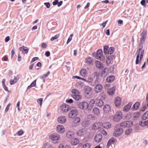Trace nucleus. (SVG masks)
<instances>
[{"label":"nucleus","instance_id":"obj_1","mask_svg":"<svg viewBox=\"0 0 148 148\" xmlns=\"http://www.w3.org/2000/svg\"><path fill=\"white\" fill-rule=\"evenodd\" d=\"M143 45L142 43H140L138 49L136 53V57L135 62L136 64L140 63L142 60L144 53V50L143 49Z\"/></svg>","mask_w":148,"mask_h":148},{"label":"nucleus","instance_id":"obj_2","mask_svg":"<svg viewBox=\"0 0 148 148\" xmlns=\"http://www.w3.org/2000/svg\"><path fill=\"white\" fill-rule=\"evenodd\" d=\"M92 55L94 57L100 60H103L104 59V57L103 55V52L101 49L98 50L97 53L93 52Z\"/></svg>","mask_w":148,"mask_h":148},{"label":"nucleus","instance_id":"obj_3","mask_svg":"<svg viewBox=\"0 0 148 148\" xmlns=\"http://www.w3.org/2000/svg\"><path fill=\"white\" fill-rule=\"evenodd\" d=\"M113 135L115 136H118L121 135L123 132V129L119 127V125H116L114 129Z\"/></svg>","mask_w":148,"mask_h":148},{"label":"nucleus","instance_id":"obj_4","mask_svg":"<svg viewBox=\"0 0 148 148\" xmlns=\"http://www.w3.org/2000/svg\"><path fill=\"white\" fill-rule=\"evenodd\" d=\"M122 113L121 111L117 112L113 117V120L115 122L119 121L122 118Z\"/></svg>","mask_w":148,"mask_h":148},{"label":"nucleus","instance_id":"obj_5","mask_svg":"<svg viewBox=\"0 0 148 148\" xmlns=\"http://www.w3.org/2000/svg\"><path fill=\"white\" fill-rule=\"evenodd\" d=\"M85 95L86 96H90L92 94V89L89 86H86L84 89Z\"/></svg>","mask_w":148,"mask_h":148},{"label":"nucleus","instance_id":"obj_6","mask_svg":"<svg viewBox=\"0 0 148 148\" xmlns=\"http://www.w3.org/2000/svg\"><path fill=\"white\" fill-rule=\"evenodd\" d=\"M78 108L82 110L86 109L88 107V103L85 101L79 103L78 105Z\"/></svg>","mask_w":148,"mask_h":148},{"label":"nucleus","instance_id":"obj_7","mask_svg":"<svg viewBox=\"0 0 148 148\" xmlns=\"http://www.w3.org/2000/svg\"><path fill=\"white\" fill-rule=\"evenodd\" d=\"M77 114V110L74 109L72 110L69 113V116L70 118H73L75 117Z\"/></svg>","mask_w":148,"mask_h":148},{"label":"nucleus","instance_id":"obj_8","mask_svg":"<svg viewBox=\"0 0 148 148\" xmlns=\"http://www.w3.org/2000/svg\"><path fill=\"white\" fill-rule=\"evenodd\" d=\"M49 138L53 140H58L60 139V135L57 134H53L49 136Z\"/></svg>","mask_w":148,"mask_h":148},{"label":"nucleus","instance_id":"obj_9","mask_svg":"<svg viewBox=\"0 0 148 148\" xmlns=\"http://www.w3.org/2000/svg\"><path fill=\"white\" fill-rule=\"evenodd\" d=\"M61 108L63 112H67L69 109V107L66 104H64L61 106Z\"/></svg>","mask_w":148,"mask_h":148},{"label":"nucleus","instance_id":"obj_10","mask_svg":"<svg viewBox=\"0 0 148 148\" xmlns=\"http://www.w3.org/2000/svg\"><path fill=\"white\" fill-rule=\"evenodd\" d=\"M121 103V99L120 97H117L115 98L114 99V103L117 107H119L120 106Z\"/></svg>","mask_w":148,"mask_h":148},{"label":"nucleus","instance_id":"obj_11","mask_svg":"<svg viewBox=\"0 0 148 148\" xmlns=\"http://www.w3.org/2000/svg\"><path fill=\"white\" fill-rule=\"evenodd\" d=\"M147 34V30H144L141 34V37L140 38V41L141 42H142L143 41H144L145 38H146Z\"/></svg>","mask_w":148,"mask_h":148},{"label":"nucleus","instance_id":"obj_12","mask_svg":"<svg viewBox=\"0 0 148 148\" xmlns=\"http://www.w3.org/2000/svg\"><path fill=\"white\" fill-rule=\"evenodd\" d=\"M57 131L60 133H62L64 132L65 130L64 127L62 125H58L56 128Z\"/></svg>","mask_w":148,"mask_h":148},{"label":"nucleus","instance_id":"obj_13","mask_svg":"<svg viewBox=\"0 0 148 148\" xmlns=\"http://www.w3.org/2000/svg\"><path fill=\"white\" fill-rule=\"evenodd\" d=\"M71 96L74 99L76 100H78L82 98V96L80 95L79 91L78 94H72Z\"/></svg>","mask_w":148,"mask_h":148},{"label":"nucleus","instance_id":"obj_14","mask_svg":"<svg viewBox=\"0 0 148 148\" xmlns=\"http://www.w3.org/2000/svg\"><path fill=\"white\" fill-rule=\"evenodd\" d=\"M102 89V86L100 84H97L95 87V90L97 93L101 91Z\"/></svg>","mask_w":148,"mask_h":148},{"label":"nucleus","instance_id":"obj_15","mask_svg":"<svg viewBox=\"0 0 148 148\" xmlns=\"http://www.w3.org/2000/svg\"><path fill=\"white\" fill-rule=\"evenodd\" d=\"M102 139V136L101 134H97L95 137V140L96 142L98 143L101 141Z\"/></svg>","mask_w":148,"mask_h":148},{"label":"nucleus","instance_id":"obj_16","mask_svg":"<svg viewBox=\"0 0 148 148\" xmlns=\"http://www.w3.org/2000/svg\"><path fill=\"white\" fill-rule=\"evenodd\" d=\"M95 103L99 107H101L103 105V101L99 99H95Z\"/></svg>","mask_w":148,"mask_h":148},{"label":"nucleus","instance_id":"obj_17","mask_svg":"<svg viewBox=\"0 0 148 148\" xmlns=\"http://www.w3.org/2000/svg\"><path fill=\"white\" fill-rule=\"evenodd\" d=\"M66 118L65 116H61L58 119V121L60 123H65L66 121Z\"/></svg>","mask_w":148,"mask_h":148},{"label":"nucleus","instance_id":"obj_18","mask_svg":"<svg viewBox=\"0 0 148 148\" xmlns=\"http://www.w3.org/2000/svg\"><path fill=\"white\" fill-rule=\"evenodd\" d=\"M71 142L72 145H75L79 143V141L77 138H73L71 140Z\"/></svg>","mask_w":148,"mask_h":148},{"label":"nucleus","instance_id":"obj_19","mask_svg":"<svg viewBox=\"0 0 148 148\" xmlns=\"http://www.w3.org/2000/svg\"><path fill=\"white\" fill-rule=\"evenodd\" d=\"M110 110V107L109 105L106 104L104 106L103 108L104 112L106 113L109 112Z\"/></svg>","mask_w":148,"mask_h":148},{"label":"nucleus","instance_id":"obj_20","mask_svg":"<svg viewBox=\"0 0 148 148\" xmlns=\"http://www.w3.org/2000/svg\"><path fill=\"white\" fill-rule=\"evenodd\" d=\"M86 132V130L84 129H82L78 130L76 134L77 136H80L84 134Z\"/></svg>","mask_w":148,"mask_h":148},{"label":"nucleus","instance_id":"obj_21","mask_svg":"<svg viewBox=\"0 0 148 148\" xmlns=\"http://www.w3.org/2000/svg\"><path fill=\"white\" fill-rule=\"evenodd\" d=\"M19 49L22 51V52L24 54L27 53L28 52V49L26 47H22L19 48Z\"/></svg>","mask_w":148,"mask_h":148},{"label":"nucleus","instance_id":"obj_22","mask_svg":"<svg viewBox=\"0 0 148 148\" xmlns=\"http://www.w3.org/2000/svg\"><path fill=\"white\" fill-rule=\"evenodd\" d=\"M132 104V103L131 102L129 103L126 106H125L123 110L126 112L129 111L131 108Z\"/></svg>","mask_w":148,"mask_h":148},{"label":"nucleus","instance_id":"obj_23","mask_svg":"<svg viewBox=\"0 0 148 148\" xmlns=\"http://www.w3.org/2000/svg\"><path fill=\"white\" fill-rule=\"evenodd\" d=\"M115 79V77L113 75H110L108 77L106 81L108 83H111L113 82Z\"/></svg>","mask_w":148,"mask_h":148},{"label":"nucleus","instance_id":"obj_24","mask_svg":"<svg viewBox=\"0 0 148 148\" xmlns=\"http://www.w3.org/2000/svg\"><path fill=\"white\" fill-rule=\"evenodd\" d=\"M115 90V88L114 87L109 88L107 91L109 95H113L114 92Z\"/></svg>","mask_w":148,"mask_h":148},{"label":"nucleus","instance_id":"obj_25","mask_svg":"<svg viewBox=\"0 0 148 148\" xmlns=\"http://www.w3.org/2000/svg\"><path fill=\"white\" fill-rule=\"evenodd\" d=\"M103 127L106 129H109L110 128L111 125V124L108 122H106L102 124Z\"/></svg>","mask_w":148,"mask_h":148},{"label":"nucleus","instance_id":"obj_26","mask_svg":"<svg viewBox=\"0 0 148 148\" xmlns=\"http://www.w3.org/2000/svg\"><path fill=\"white\" fill-rule=\"evenodd\" d=\"M101 125V123H95L92 126V129L93 130H96L100 127Z\"/></svg>","mask_w":148,"mask_h":148},{"label":"nucleus","instance_id":"obj_27","mask_svg":"<svg viewBox=\"0 0 148 148\" xmlns=\"http://www.w3.org/2000/svg\"><path fill=\"white\" fill-rule=\"evenodd\" d=\"M80 73L82 76L85 77L87 74V71L86 69H82L80 70Z\"/></svg>","mask_w":148,"mask_h":148},{"label":"nucleus","instance_id":"obj_28","mask_svg":"<svg viewBox=\"0 0 148 148\" xmlns=\"http://www.w3.org/2000/svg\"><path fill=\"white\" fill-rule=\"evenodd\" d=\"M140 103L139 102H137L135 103L133 106V109L134 110H136L138 109L140 106Z\"/></svg>","mask_w":148,"mask_h":148},{"label":"nucleus","instance_id":"obj_29","mask_svg":"<svg viewBox=\"0 0 148 148\" xmlns=\"http://www.w3.org/2000/svg\"><path fill=\"white\" fill-rule=\"evenodd\" d=\"M97 68L99 69H103L102 64L99 61H97L95 62Z\"/></svg>","mask_w":148,"mask_h":148},{"label":"nucleus","instance_id":"obj_30","mask_svg":"<svg viewBox=\"0 0 148 148\" xmlns=\"http://www.w3.org/2000/svg\"><path fill=\"white\" fill-rule=\"evenodd\" d=\"M74 135V132H73L69 131L66 134L67 137L69 138H71Z\"/></svg>","mask_w":148,"mask_h":148},{"label":"nucleus","instance_id":"obj_31","mask_svg":"<svg viewBox=\"0 0 148 148\" xmlns=\"http://www.w3.org/2000/svg\"><path fill=\"white\" fill-rule=\"evenodd\" d=\"M50 72L49 71H48L47 73L44 74L42 77H41V78L43 80V82H45V78L47 77L50 74Z\"/></svg>","mask_w":148,"mask_h":148},{"label":"nucleus","instance_id":"obj_32","mask_svg":"<svg viewBox=\"0 0 148 148\" xmlns=\"http://www.w3.org/2000/svg\"><path fill=\"white\" fill-rule=\"evenodd\" d=\"M93 112L95 115H98L100 114L99 110L97 108H95L93 109Z\"/></svg>","mask_w":148,"mask_h":148},{"label":"nucleus","instance_id":"obj_33","mask_svg":"<svg viewBox=\"0 0 148 148\" xmlns=\"http://www.w3.org/2000/svg\"><path fill=\"white\" fill-rule=\"evenodd\" d=\"M36 79H35L33 81L31 84V85L27 87V89H29L31 88L34 87L36 86Z\"/></svg>","mask_w":148,"mask_h":148},{"label":"nucleus","instance_id":"obj_34","mask_svg":"<svg viewBox=\"0 0 148 148\" xmlns=\"http://www.w3.org/2000/svg\"><path fill=\"white\" fill-rule=\"evenodd\" d=\"M18 80V79L16 77H15L14 80H10V84L11 85H13L16 83Z\"/></svg>","mask_w":148,"mask_h":148},{"label":"nucleus","instance_id":"obj_35","mask_svg":"<svg viewBox=\"0 0 148 148\" xmlns=\"http://www.w3.org/2000/svg\"><path fill=\"white\" fill-rule=\"evenodd\" d=\"M126 121V124L127 127H130L133 125V122L132 121Z\"/></svg>","mask_w":148,"mask_h":148},{"label":"nucleus","instance_id":"obj_36","mask_svg":"<svg viewBox=\"0 0 148 148\" xmlns=\"http://www.w3.org/2000/svg\"><path fill=\"white\" fill-rule=\"evenodd\" d=\"M142 119L143 120H146L148 118V111L146 112L142 117Z\"/></svg>","mask_w":148,"mask_h":148},{"label":"nucleus","instance_id":"obj_37","mask_svg":"<svg viewBox=\"0 0 148 148\" xmlns=\"http://www.w3.org/2000/svg\"><path fill=\"white\" fill-rule=\"evenodd\" d=\"M114 49L113 47H110L109 48L108 51V53L110 54H112L114 52Z\"/></svg>","mask_w":148,"mask_h":148},{"label":"nucleus","instance_id":"obj_38","mask_svg":"<svg viewBox=\"0 0 148 148\" xmlns=\"http://www.w3.org/2000/svg\"><path fill=\"white\" fill-rule=\"evenodd\" d=\"M80 121V119L79 117H76L74 119V120L73 121V122L75 124L77 123H79Z\"/></svg>","mask_w":148,"mask_h":148},{"label":"nucleus","instance_id":"obj_39","mask_svg":"<svg viewBox=\"0 0 148 148\" xmlns=\"http://www.w3.org/2000/svg\"><path fill=\"white\" fill-rule=\"evenodd\" d=\"M140 116V114L139 113H134V117L135 119L138 118Z\"/></svg>","mask_w":148,"mask_h":148},{"label":"nucleus","instance_id":"obj_40","mask_svg":"<svg viewBox=\"0 0 148 148\" xmlns=\"http://www.w3.org/2000/svg\"><path fill=\"white\" fill-rule=\"evenodd\" d=\"M60 36V34H59L56 35L54 37H52L51 38V40L52 41L54 40H55L57 39Z\"/></svg>","mask_w":148,"mask_h":148},{"label":"nucleus","instance_id":"obj_41","mask_svg":"<svg viewBox=\"0 0 148 148\" xmlns=\"http://www.w3.org/2000/svg\"><path fill=\"white\" fill-rule=\"evenodd\" d=\"M132 130L131 129H129L127 130H126L125 132V134L127 135H129L131 132Z\"/></svg>","mask_w":148,"mask_h":148},{"label":"nucleus","instance_id":"obj_42","mask_svg":"<svg viewBox=\"0 0 148 148\" xmlns=\"http://www.w3.org/2000/svg\"><path fill=\"white\" fill-rule=\"evenodd\" d=\"M86 63L88 64H90L92 62L91 59L89 58H86Z\"/></svg>","mask_w":148,"mask_h":148},{"label":"nucleus","instance_id":"obj_43","mask_svg":"<svg viewBox=\"0 0 148 148\" xmlns=\"http://www.w3.org/2000/svg\"><path fill=\"white\" fill-rule=\"evenodd\" d=\"M120 126L123 127H127L126 124V121L122 122L120 124Z\"/></svg>","mask_w":148,"mask_h":148},{"label":"nucleus","instance_id":"obj_44","mask_svg":"<svg viewBox=\"0 0 148 148\" xmlns=\"http://www.w3.org/2000/svg\"><path fill=\"white\" fill-rule=\"evenodd\" d=\"M95 103V100L92 99L90 101L89 104H90V106H92L93 105L94 103Z\"/></svg>","mask_w":148,"mask_h":148},{"label":"nucleus","instance_id":"obj_45","mask_svg":"<svg viewBox=\"0 0 148 148\" xmlns=\"http://www.w3.org/2000/svg\"><path fill=\"white\" fill-rule=\"evenodd\" d=\"M108 47L106 45L104 46L103 51H104V53H105V54H106V53H108Z\"/></svg>","mask_w":148,"mask_h":148},{"label":"nucleus","instance_id":"obj_46","mask_svg":"<svg viewBox=\"0 0 148 148\" xmlns=\"http://www.w3.org/2000/svg\"><path fill=\"white\" fill-rule=\"evenodd\" d=\"M90 145L89 143H86L83 146V148H89Z\"/></svg>","mask_w":148,"mask_h":148},{"label":"nucleus","instance_id":"obj_47","mask_svg":"<svg viewBox=\"0 0 148 148\" xmlns=\"http://www.w3.org/2000/svg\"><path fill=\"white\" fill-rule=\"evenodd\" d=\"M94 77H96V79H97L98 78L99 76V74L97 72H95L94 73Z\"/></svg>","mask_w":148,"mask_h":148},{"label":"nucleus","instance_id":"obj_48","mask_svg":"<svg viewBox=\"0 0 148 148\" xmlns=\"http://www.w3.org/2000/svg\"><path fill=\"white\" fill-rule=\"evenodd\" d=\"M79 91L75 89H73L72 90L71 92L73 94H78L79 93Z\"/></svg>","mask_w":148,"mask_h":148},{"label":"nucleus","instance_id":"obj_49","mask_svg":"<svg viewBox=\"0 0 148 148\" xmlns=\"http://www.w3.org/2000/svg\"><path fill=\"white\" fill-rule=\"evenodd\" d=\"M73 77H75L76 78L78 79H82V80L84 81L85 82H87V80L86 79H85L82 78H81L79 76H73Z\"/></svg>","mask_w":148,"mask_h":148},{"label":"nucleus","instance_id":"obj_50","mask_svg":"<svg viewBox=\"0 0 148 148\" xmlns=\"http://www.w3.org/2000/svg\"><path fill=\"white\" fill-rule=\"evenodd\" d=\"M24 131L23 130H20L18 131L16 133V134L19 136L22 135L24 133Z\"/></svg>","mask_w":148,"mask_h":148},{"label":"nucleus","instance_id":"obj_51","mask_svg":"<svg viewBox=\"0 0 148 148\" xmlns=\"http://www.w3.org/2000/svg\"><path fill=\"white\" fill-rule=\"evenodd\" d=\"M47 46V43L43 42L41 44V47L43 48H46Z\"/></svg>","mask_w":148,"mask_h":148},{"label":"nucleus","instance_id":"obj_52","mask_svg":"<svg viewBox=\"0 0 148 148\" xmlns=\"http://www.w3.org/2000/svg\"><path fill=\"white\" fill-rule=\"evenodd\" d=\"M93 81V78L92 77H89L88 78V80H87V82H91Z\"/></svg>","mask_w":148,"mask_h":148},{"label":"nucleus","instance_id":"obj_53","mask_svg":"<svg viewBox=\"0 0 148 148\" xmlns=\"http://www.w3.org/2000/svg\"><path fill=\"white\" fill-rule=\"evenodd\" d=\"M42 100L43 99L42 98H39L37 99V102L40 104V106H41L42 105Z\"/></svg>","mask_w":148,"mask_h":148},{"label":"nucleus","instance_id":"obj_54","mask_svg":"<svg viewBox=\"0 0 148 148\" xmlns=\"http://www.w3.org/2000/svg\"><path fill=\"white\" fill-rule=\"evenodd\" d=\"M109 143H110V144H112L115 141V140L114 138H112L110 139L109 141Z\"/></svg>","mask_w":148,"mask_h":148},{"label":"nucleus","instance_id":"obj_55","mask_svg":"<svg viewBox=\"0 0 148 148\" xmlns=\"http://www.w3.org/2000/svg\"><path fill=\"white\" fill-rule=\"evenodd\" d=\"M66 102L68 103H71L73 102V101L72 99H67L66 100Z\"/></svg>","mask_w":148,"mask_h":148},{"label":"nucleus","instance_id":"obj_56","mask_svg":"<svg viewBox=\"0 0 148 148\" xmlns=\"http://www.w3.org/2000/svg\"><path fill=\"white\" fill-rule=\"evenodd\" d=\"M139 125L142 127L145 126V121L143 122L142 121H140L139 122Z\"/></svg>","mask_w":148,"mask_h":148},{"label":"nucleus","instance_id":"obj_57","mask_svg":"<svg viewBox=\"0 0 148 148\" xmlns=\"http://www.w3.org/2000/svg\"><path fill=\"white\" fill-rule=\"evenodd\" d=\"M38 58L37 57H35L32 59L31 61V62H33L37 60L38 59Z\"/></svg>","mask_w":148,"mask_h":148},{"label":"nucleus","instance_id":"obj_58","mask_svg":"<svg viewBox=\"0 0 148 148\" xmlns=\"http://www.w3.org/2000/svg\"><path fill=\"white\" fill-rule=\"evenodd\" d=\"M10 105H11V104H8L7 106L5 108V111L6 112H7L10 106Z\"/></svg>","mask_w":148,"mask_h":148},{"label":"nucleus","instance_id":"obj_59","mask_svg":"<svg viewBox=\"0 0 148 148\" xmlns=\"http://www.w3.org/2000/svg\"><path fill=\"white\" fill-rule=\"evenodd\" d=\"M44 4L47 8H49L50 7V5L49 3H45Z\"/></svg>","mask_w":148,"mask_h":148},{"label":"nucleus","instance_id":"obj_60","mask_svg":"<svg viewBox=\"0 0 148 148\" xmlns=\"http://www.w3.org/2000/svg\"><path fill=\"white\" fill-rule=\"evenodd\" d=\"M58 0H55L53 2V5H56L58 3Z\"/></svg>","mask_w":148,"mask_h":148},{"label":"nucleus","instance_id":"obj_61","mask_svg":"<svg viewBox=\"0 0 148 148\" xmlns=\"http://www.w3.org/2000/svg\"><path fill=\"white\" fill-rule=\"evenodd\" d=\"M108 22V20H107L103 22L102 23V25L103 26V28H104L106 25V24Z\"/></svg>","mask_w":148,"mask_h":148},{"label":"nucleus","instance_id":"obj_62","mask_svg":"<svg viewBox=\"0 0 148 148\" xmlns=\"http://www.w3.org/2000/svg\"><path fill=\"white\" fill-rule=\"evenodd\" d=\"M10 38L9 36H8L6 37L5 39V42H8L10 40Z\"/></svg>","mask_w":148,"mask_h":148},{"label":"nucleus","instance_id":"obj_63","mask_svg":"<svg viewBox=\"0 0 148 148\" xmlns=\"http://www.w3.org/2000/svg\"><path fill=\"white\" fill-rule=\"evenodd\" d=\"M50 53L49 51H46L45 54V55L47 57H49L50 55Z\"/></svg>","mask_w":148,"mask_h":148},{"label":"nucleus","instance_id":"obj_64","mask_svg":"<svg viewBox=\"0 0 148 148\" xmlns=\"http://www.w3.org/2000/svg\"><path fill=\"white\" fill-rule=\"evenodd\" d=\"M101 133L102 134H103L105 135H106L107 134V132L104 130H103L101 131Z\"/></svg>","mask_w":148,"mask_h":148}]
</instances>
